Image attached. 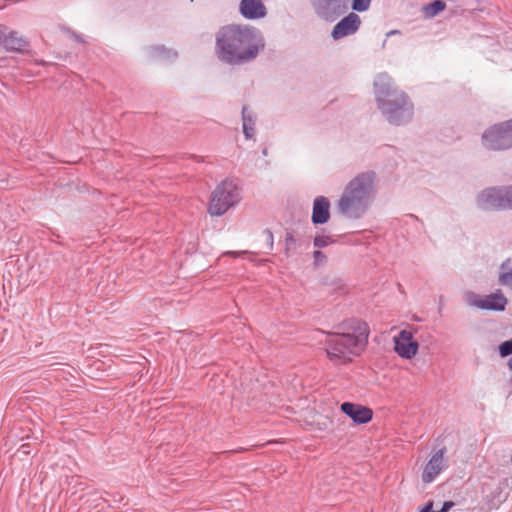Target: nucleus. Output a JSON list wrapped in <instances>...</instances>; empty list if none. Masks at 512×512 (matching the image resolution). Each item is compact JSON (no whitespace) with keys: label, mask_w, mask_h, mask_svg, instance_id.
<instances>
[{"label":"nucleus","mask_w":512,"mask_h":512,"mask_svg":"<svg viewBox=\"0 0 512 512\" xmlns=\"http://www.w3.org/2000/svg\"><path fill=\"white\" fill-rule=\"evenodd\" d=\"M265 47L262 34L250 26L231 25L222 28L216 38L218 58L237 65L254 60Z\"/></svg>","instance_id":"nucleus-1"},{"label":"nucleus","mask_w":512,"mask_h":512,"mask_svg":"<svg viewBox=\"0 0 512 512\" xmlns=\"http://www.w3.org/2000/svg\"><path fill=\"white\" fill-rule=\"evenodd\" d=\"M350 332L327 333L324 348L328 359L337 365L347 364L359 356L366 348L369 337L368 325L353 320Z\"/></svg>","instance_id":"nucleus-2"},{"label":"nucleus","mask_w":512,"mask_h":512,"mask_svg":"<svg viewBox=\"0 0 512 512\" xmlns=\"http://www.w3.org/2000/svg\"><path fill=\"white\" fill-rule=\"evenodd\" d=\"M378 108L393 125L409 122L413 116V104L407 94L398 90L387 74H379L374 81Z\"/></svg>","instance_id":"nucleus-3"},{"label":"nucleus","mask_w":512,"mask_h":512,"mask_svg":"<svg viewBox=\"0 0 512 512\" xmlns=\"http://www.w3.org/2000/svg\"><path fill=\"white\" fill-rule=\"evenodd\" d=\"M374 177L373 172L360 173L346 185L337 202L342 215L358 219L366 213L375 194Z\"/></svg>","instance_id":"nucleus-4"},{"label":"nucleus","mask_w":512,"mask_h":512,"mask_svg":"<svg viewBox=\"0 0 512 512\" xmlns=\"http://www.w3.org/2000/svg\"><path fill=\"white\" fill-rule=\"evenodd\" d=\"M240 200V190L234 180H225L220 183L212 194L209 213L212 216H221Z\"/></svg>","instance_id":"nucleus-5"},{"label":"nucleus","mask_w":512,"mask_h":512,"mask_svg":"<svg viewBox=\"0 0 512 512\" xmlns=\"http://www.w3.org/2000/svg\"><path fill=\"white\" fill-rule=\"evenodd\" d=\"M483 146L489 150H506L512 147V119L494 125L482 135Z\"/></svg>","instance_id":"nucleus-6"},{"label":"nucleus","mask_w":512,"mask_h":512,"mask_svg":"<svg viewBox=\"0 0 512 512\" xmlns=\"http://www.w3.org/2000/svg\"><path fill=\"white\" fill-rule=\"evenodd\" d=\"M315 15L326 22H334L349 10L350 0H310Z\"/></svg>","instance_id":"nucleus-7"},{"label":"nucleus","mask_w":512,"mask_h":512,"mask_svg":"<svg viewBox=\"0 0 512 512\" xmlns=\"http://www.w3.org/2000/svg\"><path fill=\"white\" fill-rule=\"evenodd\" d=\"M466 301L469 306L477 307L482 310L499 312L504 311L508 303L507 298L500 290L485 296H480L474 292H469L466 295Z\"/></svg>","instance_id":"nucleus-8"},{"label":"nucleus","mask_w":512,"mask_h":512,"mask_svg":"<svg viewBox=\"0 0 512 512\" xmlns=\"http://www.w3.org/2000/svg\"><path fill=\"white\" fill-rule=\"evenodd\" d=\"M506 187H492L480 192L477 205L483 210H507Z\"/></svg>","instance_id":"nucleus-9"},{"label":"nucleus","mask_w":512,"mask_h":512,"mask_svg":"<svg viewBox=\"0 0 512 512\" xmlns=\"http://www.w3.org/2000/svg\"><path fill=\"white\" fill-rule=\"evenodd\" d=\"M394 351L404 359H412L419 349V344L413 339L412 332L401 330L398 335L394 336Z\"/></svg>","instance_id":"nucleus-10"},{"label":"nucleus","mask_w":512,"mask_h":512,"mask_svg":"<svg viewBox=\"0 0 512 512\" xmlns=\"http://www.w3.org/2000/svg\"><path fill=\"white\" fill-rule=\"evenodd\" d=\"M446 448L443 447L436 451L426 463L422 472V481L425 484L433 482L437 476L446 468L445 462Z\"/></svg>","instance_id":"nucleus-11"},{"label":"nucleus","mask_w":512,"mask_h":512,"mask_svg":"<svg viewBox=\"0 0 512 512\" xmlns=\"http://www.w3.org/2000/svg\"><path fill=\"white\" fill-rule=\"evenodd\" d=\"M361 26V18L355 12H350L342 18L332 29L331 37L334 40L355 34Z\"/></svg>","instance_id":"nucleus-12"},{"label":"nucleus","mask_w":512,"mask_h":512,"mask_svg":"<svg viewBox=\"0 0 512 512\" xmlns=\"http://www.w3.org/2000/svg\"><path fill=\"white\" fill-rule=\"evenodd\" d=\"M0 45L7 51L23 52L28 46V42L16 31L10 30L4 25H0Z\"/></svg>","instance_id":"nucleus-13"},{"label":"nucleus","mask_w":512,"mask_h":512,"mask_svg":"<svg viewBox=\"0 0 512 512\" xmlns=\"http://www.w3.org/2000/svg\"><path fill=\"white\" fill-rule=\"evenodd\" d=\"M341 411L357 424H365L369 422L373 416V412L370 408L351 402L342 403Z\"/></svg>","instance_id":"nucleus-14"},{"label":"nucleus","mask_w":512,"mask_h":512,"mask_svg":"<svg viewBox=\"0 0 512 512\" xmlns=\"http://www.w3.org/2000/svg\"><path fill=\"white\" fill-rule=\"evenodd\" d=\"M239 10L244 18L251 20L263 18L267 13L262 0H241Z\"/></svg>","instance_id":"nucleus-15"},{"label":"nucleus","mask_w":512,"mask_h":512,"mask_svg":"<svg viewBox=\"0 0 512 512\" xmlns=\"http://www.w3.org/2000/svg\"><path fill=\"white\" fill-rule=\"evenodd\" d=\"M330 202L324 196H318L314 199L312 210V222L314 224H324L330 218Z\"/></svg>","instance_id":"nucleus-16"},{"label":"nucleus","mask_w":512,"mask_h":512,"mask_svg":"<svg viewBox=\"0 0 512 512\" xmlns=\"http://www.w3.org/2000/svg\"><path fill=\"white\" fill-rule=\"evenodd\" d=\"M256 115L247 106L242 108V128L247 139H251L255 133Z\"/></svg>","instance_id":"nucleus-17"},{"label":"nucleus","mask_w":512,"mask_h":512,"mask_svg":"<svg viewBox=\"0 0 512 512\" xmlns=\"http://www.w3.org/2000/svg\"><path fill=\"white\" fill-rule=\"evenodd\" d=\"M445 3L441 0H435L429 5L425 6L424 12L427 17H434L445 9Z\"/></svg>","instance_id":"nucleus-18"},{"label":"nucleus","mask_w":512,"mask_h":512,"mask_svg":"<svg viewBox=\"0 0 512 512\" xmlns=\"http://www.w3.org/2000/svg\"><path fill=\"white\" fill-rule=\"evenodd\" d=\"M334 242H335V240L331 236L317 235L314 238L313 244L315 247L320 249V248H324L330 244H333Z\"/></svg>","instance_id":"nucleus-19"},{"label":"nucleus","mask_w":512,"mask_h":512,"mask_svg":"<svg viewBox=\"0 0 512 512\" xmlns=\"http://www.w3.org/2000/svg\"><path fill=\"white\" fill-rule=\"evenodd\" d=\"M372 0H352L351 9L355 12H365L370 8Z\"/></svg>","instance_id":"nucleus-20"},{"label":"nucleus","mask_w":512,"mask_h":512,"mask_svg":"<svg viewBox=\"0 0 512 512\" xmlns=\"http://www.w3.org/2000/svg\"><path fill=\"white\" fill-rule=\"evenodd\" d=\"M295 249L296 239L294 238L292 233L287 232L285 236V254L289 256L290 252L294 251Z\"/></svg>","instance_id":"nucleus-21"},{"label":"nucleus","mask_w":512,"mask_h":512,"mask_svg":"<svg viewBox=\"0 0 512 512\" xmlns=\"http://www.w3.org/2000/svg\"><path fill=\"white\" fill-rule=\"evenodd\" d=\"M499 353L502 357H506L512 354V338L504 341L499 345Z\"/></svg>","instance_id":"nucleus-22"},{"label":"nucleus","mask_w":512,"mask_h":512,"mask_svg":"<svg viewBox=\"0 0 512 512\" xmlns=\"http://www.w3.org/2000/svg\"><path fill=\"white\" fill-rule=\"evenodd\" d=\"M499 282L503 286L512 288V271L501 273L499 276Z\"/></svg>","instance_id":"nucleus-23"},{"label":"nucleus","mask_w":512,"mask_h":512,"mask_svg":"<svg viewBox=\"0 0 512 512\" xmlns=\"http://www.w3.org/2000/svg\"><path fill=\"white\" fill-rule=\"evenodd\" d=\"M313 259H314L315 266L323 265L324 263H326V260H327L325 254L322 253L320 250L314 251Z\"/></svg>","instance_id":"nucleus-24"},{"label":"nucleus","mask_w":512,"mask_h":512,"mask_svg":"<svg viewBox=\"0 0 512 512\" xmlns=\"http://www.w3.org/2000/svg\"><path fill=\"white\" fill-rule=\"evenodd\" d=\"M156 53L160 56V57H165V58H170V57H176V53L170 51V50H167L165 47L161 46V47H157L155 49Z\"/></svg>","instance_id":"nucleus-25"},{"label":"nucleus","mask_w":512,"mask_h":512,"mask_svg":"<svg viewBox=\"0 0 512 512\" xmlns=\"http://www.w3.org/2000/svg\"><path fill=\"white\" fill-rule=\"evenodd\" d=\"M506 198H507V210H511L512 209V186H507L506 187Z\"/></svg>","instance_id":"nucleus-26"},{"label":"nucleus","mask_w":512,"mask_h":512,"mask_svg":"<svg viewBox=\"0 0 512 512\" xmlns=\"http://www.w3.org/2000/svg\"><path fill=\"white\" fill-rule=\"evenodd\" d=\"M264 235L266 236V239L269 243V248L272 249L273 248V234L270 230L266 229L264 232Z\"/></svg>","instance_id":"nucleus-27"},{"label":"nucleus","mask_w":512,"mask_h":512,"mask_svg":"<svg viewBox=\"0 0 512 512\" xmlns=\"http://www.w3.org/2000/svg\"><path fill=\"white\" fill-rule=\"evenodd\" d=\"M454 506V502L446 501L444 502L442 508L437 512H448Z\"/></svg>","instance_id":"nucleus-28"},{"label":"nucleus","mask_w":512,"mask_h":512,"mask_svg":"<svg viewBox=\"0 0 512 512\" xmlns=\"http://www.w3.org/2000/svg\"><path fill=\"white\" fill-rule=\"evenodd\" d=\"M245 253H246L245 251H243V252L227 251V252H225V253H224V255H229V256H231V257L236 258V257H239V256H240V255H242V254H245Z\"/></svg>","instance_id":"nucleus-29"},{"label":"nucleus","mask_w":512,"mask_h":512,"mask_svg":"<svg viewBox=\"0 0 512 512\" xmlns=\"http://www.w3.org/2000/svg\"><path fill=\"white\" fill-rule=\"evenodd\" d=\"M507 365H508L509 369L512 370V357L508 360Z\"/></svg>","instance_id":"nucleus-30"},{"label":"nucleus","mask_w":512,"mask_h":512,"mask_svg":"<svg viewBox=\"0 0 512 512\" xmlns=\"http://www.w3.org/2000/svg\"><path fill=\"white\" fill-rule=\"evenodd\" d=\"M396 33H398V31H397V30H392V31H390V32H388V33H387V36H390V35H392V34H393V35H396Z\"/></svg>","instance_id":"nucleus-31"},{"label":"nucleus","mask_w":512,"mask_h":512,"mask_svg":"<svg viewBox=\"0 0 512 512\" xmlns=\"http://www.w3.org/2000/svg\"><path fill=\"white\" fill-rule=\"evenodd\" d=\"M73 36L75 37V39H76V40H78V41H82V40H81V38H80V36H78V35H76V34H74V33H73Z\"/></svg>","instance_id":"nucleus-32"}]
</instances>
